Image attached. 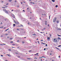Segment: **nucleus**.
Here are the masks:
<instances>
[{
    "label": "nucleus",
    "mask_w": 61,
    "mask_h": 61,
    "mask_svg": "<svg viewBox=\"0 0 61 61\" xmlns=\"http://www.w3.org/2000/svg\"><path fill=\"white\" fill-rule=\"evenodd\" d=\"M3 26H1V28H3Z\"/></svg>",
    "instance_id": "obj_54"
},
{
    "label": "nucleus",
    "mask_w": 61,
    "mask_h": 61,
    "mask_svg": "<svg viewBox=\"0 0 61 61\" xmlns=\"http://www.w3.org/2000/svg\"><path fill=\"white\" fill-rule=\"evenodd\" d=\"M12 1V0H9V2H11Z\"/></svg>",
    "instance_id": "obj_14"
},
{
    "label": "nucleus",
    "mask_w": 61,
    "mask_h": 61,
    "mask_svg": "<svg viewBox=\"0 0 61 61\" xmlns=\"http://www.w3.org/2000/svg\"><path fill=\"white\" fill-rule=\"evenodd\" d=\"M27 59H29V60L31 59V58H27Z\"/></svg>",
    "instance_id": "obj_16"
},
{
    "label": "nucleus",
    "mask_w": 61,
    "mask_h": 61,
    "mask_svg": "<svg viewBox=\"0 0 61 61\" xmlns=\"http://www.w3.org/2000/svg\"><path fill=\"white\" fill-rule=\"evenodd\" d=\"M10 40H11L12 38H10Z\"/></svg>",
    "instance_id": "obj_42"
},
{
    "label": "nucleus",
    "mask_w": 61,
    "mask_h": 61,
    "mask_svg": "<svg viewBox=\"0 0 61 61\" xmlns=\"http://www.w3.org/2000/svg\"><path fill=\"white\" fill-rule=\"evenodd\" d=\"M24 41H23L22 42V43H24Z\"/></svg>",
    "instance_id": "obj_48"
},
{
    "label": "nucleus",
    "mask_w": 61,
    "mask_h": 61,
    "mask_svg": "<svg viewBox=\"0 0 61 61\" xmlns=\"http://www.w3.org/2000/svg\"><path fill=\"white\" fill-rule=\"evenodd\" d=\"M17 7H19V5L17 6Z\"/></svg>",
    "instance_id": "obj_26"
},
{
    "label": "nucleus",
    "mask_w": 61,
    "mask_h": 61,
    "mask_svg": "<svg viewBox=\"0 0 61 61\" xmlns=\"http://www.w3.org/2000/svg\"><path fill=\"white\" fill-rule=\"evenodd\" d=\"M44 29L45 30V29H46V28H44Z\"/></svg>",
    "instance_id": "obj_53"
},
{
    "label": "nucleus",
    "mask_w": 61,
    "mask_h": 61,
    "mask_svg": "<svg viewBox=\"0 0 61 61\" xmlns=\"http://www.w3.org/2000/svg\"><path fill=\"white\" fill-rule=\"evenodd\" d=\"M58 7V5H56V7Z\"/></svg>",
    "instance_id": "obj_15"
},
{
    "label": "nucleus",
    "mask_w": 61,
    "mask_h": 61,
    "mask_svg": "<svg viewBox=\"0 0 61 61\" xmlns=\"http://www.w3.org/2000/svg\"><path fill=\"white\" fill-rule=\"evenodd\" d=\"M42 43V44H46V43H43V42H42V43Z\"/></svg>",
    "instance_id": "obj_20"
},
{
    "label": "nucleus",
    "mask_w": 61,
    "mask_h": 61,
    "mask_svg": "<svg viewBox=\"0 0 61 61\" xmlns=\"http://www.w3.org/2000/svg\"><path fill=\"white\" fill-rule=\"evenodd\" d=\"M15 54H17V52H15Z\"/></svg>",
    "instance_id": "obj_55"
},
{
    "label": "nucleus",
    "mask_w": 61,
    "mask_h": 61,
    "mask_svg": "<svg viewBox=\"0 0 61 61\" xmlns=\"http://www.w3.org/2000/svg\"><path fill=\"white\" fill-rule=\"evenodd\" d=\"M17 42H19V40H18Z\"/></svg>",
    "instance_id": "obj_27"
},
{
    "label": "nucleus",
    "mask_w": 61,
    "mask_h": 61,
    "mask_svg": "<svg viewBox=\"0 0 61 61\" xmlns=\"http://www.w3.org/2000/svg\"><path fill=\"white\" fill-rule=\"evenodd\" d=\"M42 57H45L44 56H42L41 57V58H42Z\"/></svg>",
    "instance_id": "obj_22"
},
{
    "label": "nucleus",
    "mask_w": 61,
    "mask_h": 61,
    "mask_svg": "<svg viewBox=\"0 0 61 61\" xmlns=\"http://www.w3.org/2000/svg\"><path fill=\"white\" fill-rule=\"evenodd\" d=\"M28 8H27V10L28 9Z\"/></svg>",
    "instance_id": "obj_62"
},
{
    "label": "nucleus",
    "mask_w": 61,
    "mask_h": 61,
    "mask_svg": "<svg viewBox=\"0 0 61 61\" xmlns=\"http://www.w3.org/2000/svg\"><path fill=\"white\" fill-rule=\"evenodd\" d=\"M7 56H9L10 57H11V55H10L9 54H7L6 55Z\"/></svg>",
    "instance_id": "obj_5"
},
{
    "label": "nucleus",
    "mask_w": 61,
    "mask_h": 61,
    "mask_svg": "<svg viewBox=\"0 0 61 61\" xmlns=\"http://www.w3.org/2000/svg\"><path fill=\"white\" fill-rule=\"evenodd\" d=\"M49 19H50V16H49Z\"/></svg>",
    "instance_id": "obj_45"
},
{
    "label": "nucleus",
    "mask_w": 61,
    "mask_h": 61,
    "mask_svg": "<svg viewBox=\"0 0 61 61\" xmlns=\"http://www.w3.org/2000/svg\"><path fill=\"white\" fill-rule=\"evenodd\" d=\"M8 5V3H7L6 4V5Z\"/></svg>",
    "instance_id": "obj_32"
},
{
    "label": "nucleus",
    "mask_w": 61,
    "mask_h": 61,
    "mask_svg": "<svg viewBox=\"0 0 61 61\" xmlns=\"http://www.w3.org/2000/svg\"><path fill=\"white\" fill-rule=\"evenodd\" d=\"M20 26H23L22 25H21Z\"/></svg>",
    "instance_id": "obj_34"
},
{
    "label": "nucleus",
    "mask_w": 61,
    "mask_h": 61,
    "mask_svg": "<svg viewBox=\"0 0 61 61\" xmlns=\"http://www.w3.org/2000/svg\"><path fill=\"white\" fill-rule=\"evenodd\" d=\"M46 46H47V44H46Z\"/></svg>",
    "instance_id": "obj_46"
},
{
    "label": "nucleus",
    "mask_w": 61,
    "mask_h": 61,
    "mask_svg": "<svg viewBox=\"0 0 61 61\" xmlns=\"http://www.w3.org/2000/svg\"><path fill=\"white\" fill-rule=\"evenodd\" d=\"M13 43V41H11L10 43Z\"/></svg>",
    "instance_id": "obj_21"
},
{
    "label": "nucleus",
    "mask_w": 61,
    "mask_h": 61,
    "mask_svg": "<svg viewBox=\"0 0 61 61\" xmlns=\"http://www.w3.org/2000/svg\"><path fill=\"white\" fill-rule=\"evenodd\" d=\"M38 53H36V55H38Z\"/></svg>",
    "instance_id": "obj_35"
},
{
    "label": "nucleus",
    "mask_w": 61,
    "mask_h": 61,
    "mask_svg": "<svg viewBox=\"0 0 61 61\" xmlns=\"http://www.w3.org/2000/svg\"><path fill=\"white\" fill-rule=\"evenodd\" d=\"M47 39H50V37H48L47 38Z\"/></svg>",
    "instance_id": "obj_12"
},
{
    "label": "nucleus",
    "mask_w": 61,
    "mask_h": 61,
    "mask_svg": "<svg viewBox=\"0 0 61 61\" xmlns=\"http://www.w3.org/2000/svg\"><path fill=\"white\" fill-rule=\"evenodd\" d=\"M51 1L53 2H55V1L54 0H52Z\"/></svg>",
    "instance_id": "obj_9"
},
{
    "label": "nucleus",
    "mask_w": 61,
    "mask_h": 61,
    "mask_svg": "<svg viewBox=\"0 0 61 61\" xmlns=\"http://www.w3.org/2000/svg\"><path fill=\"white\" fill-rule=\"evenodd\" d=\"M2 8H6V7H2Z\"/></svg>",
    "instance_id": "obj_24"
},
{
    "label": "nucleus",
    "mask_w": 61,
    "mask_h": 61,
    "mask_svg": "<svg viewBox=\"0 0 61 61\" xmlns=\"http://www.w3.org/2000/svg\"><path fill=\"white\" fill-rule=\"evenodd\" d=\"M4 29H5V27L4 28Z\"/></svg>",
    "instance_id": "obj_61"
},
{
    "label": "nucleus",
    "mask_w": 61,
    "mask_h": 61,
    "mask_svg": "<svg viewBox=\"0 0 61 61\" xmlns=\"http://www.w3.org/2000/svg\"><path fill=\"white\" fill-rule=\"evenodd\" d=\"M52 61H54V60H52Z\"/></svg>",
    "instance_id": "obj_64"
},
{
    "label": "nucleus",
    "mask_w": 61,
    "mask_h": 61,
    "mask_svg": "<svg viewBox=\"0 0 61 61\" xmlns=\"http://www.w3.org/2000/svg\"><path fill=\"white\" fill-rule=\"evenodd\" d=\"M56 17H55L54 18L53 20V22L54 23H55V22L56 21Z\"/></svg>",
    "instance_id": "obj_1"
},
{
    "label": "nucleus",
    "mask_w": 61,
    "mask_h": 61,
    "mask_svg": "<svg viewBox=\"0 0 61 61\" xmlns=\"http://www.w3.org/2000/svg\"><path fill=\"white\" fill-rule=\"evenodd\" d=\"M48 26H49V25H48Z\"/></svg>",
    "instance_id": "obj_57"
},
{
    "label": "nucleus",
    "mask_w": 61,
    "mask_h": 61,
    "mask_svg": "<svg viewBox=\"0 0 61 61\" xmlns=\"http://www.w3.org/2000/svg\"><path fill=\"white\" fill-rule=\"evenodd\" d=\"M17 30H19V29H17Z\"/></svg>",
    "instance_id": "obj_52"
},
{
    "label": "nucleus",
    "mask_w": 61,
    "mask_h": 61,
    "mask_svg": "<svg viewBox=\"0 0 61 61\" xmlns=\"http://www.w3.org/2000/svg\"><path fill=\"white\" fill-rule=\"evenodd\" d=\"M23 12H25V10H23Z\"/></svg>",
    "instance_id": "obj_29"
},
{
    "label": "nucleus",
    "mask_w": 61,
    "mask_h": 61,
    "mask_svg": "<svg viewBox=\"0 0 61 61\" xmlns=\"http://www.w3.org/2000/svg\"><path fill=\"white\" fill-rule=\"evenodd\" d=\"M3 10L4 11H5H5H6V10L5 9H3Z\"/></svg>",
    "instance_id": "obj_8"
},
{
    "label": "nucleus",
    "mask_w": 61,
    "mask_h": 61,
    "mask_svg": "<svg viewBox=\"0 0 61 61\" xmlns=\"http://www.w3.org/2000/svg\"><path fill=\"white\" fill-rule=\"evenodd\" d=\"M1 37H3V35H1Z\"/></svg>",
    "instance_id": "obj_49"
},
{
    "label": "nucleus",
    "mask_w": 61,
    "mask_h": 61,
    "mask_svg": "<svg viewBox=\"0 0 61 61\" xmlns=\"http://www.w3.org/2000/svg\"><path fill=\"white\" fill-rule=\"evenodd\" d=\"M50 55H52V54L51 53H50Z\"/></svg>",
    "instance_id": "obj_59"
},
{
    "label": "nucleus",
    "mask_w": 61,
    "mask_h": 61,
    "mask_svg": "<svg viewBox=\"0 0 61 61\" xmlns=\"http://www.w3.org/2000/svg\"><path fill=\"white\" fill-rule=\"evenodd\" d=\"M11 15L12 16H13L14 17V18H15V15H14V14H11Z\"/></svg>",
    "instance_id": "obj_4"
},
{
    "label": "nucleus",
    "mask_w": 61,
    "mask_h": 61,
    "mask_svg": "<svg viewBox=\"0 0 61 61\" xmlns=\"http://www.w3.org/2000/svg\"><path fill=\"white\" fill-rule=\"evenodd\" d=\"M12 47V48H15V47Z\"/></svg>",
    "instance_id": "obj_50"
},
{
    "label": "nucleus",
    "mask_w": 61,
    "mask_h": 61,
    "mask_svg": "<svg viewBox=\"0 0 61 61\" xmlns=\"http://www.w3.org/2000/svg\"><path fill=\"white\" fill-rule=\"evenodd\" d=\"M58 39H59V40H61V38H59V37L58 38Z\"/></svg>",
    "instance_id": "obj_11"
},
{
    "label": "nucleus",
    "mask_w": 61,
    "mask_h": 61,
    "mask_svg": "<svg viewBox=\"0 0 61 61\" xmlns=\"http://www.w3.org/2000/svg\"><path fill=\"white\" fill-rule=\"evenodd\" d=\"M35 59H37V58H36V57H35L34 58Z\"/></svg>",
    "instance_id": "obj_18"
},
{
    "label": "nucleus",
    "mask_w": 61,
    "mask_h": 61,
    "mask_svg": "<svg viewBox=\"0 0 61 61\" xmlns=\"http://www.w3.org/2000/svg\"><path fill=\"white\" fill-rule=\"evenodd\" d=\"M11 50L10 49H9V51H11Z\"/></svg>",
    "instance_id": "obj_44"
},
{
    "label": "nucleus",
    "mask_w": 61,
    "mask_h": 61,
    "mask_svg": "<svg viewBox=\"0 0 61 61\" xmlns=\"http://www.w3.org/2000/svg\"><path fill=\"white\" fill-rule=\"evenodd\" d=\"M0 24H2V22H1L0 23Z\"/></svg>",
    "instance_id": "obj_56"
},
{
    "label": "nucleus",
    "mask_w": 61,
    "mask_h": 61,
    "mask_svg": "<svg viewBox=\"0 0 61 61\" xmlns=\"http://www.w3.org/2000/svg\"><path fill=\"white\" fill-rule=\"evenodd\" d=\"M61 46V45H59V46H58V47H60V46Z\"/></svg>",
    "instance_id": "obj_19"
},
{
    "label": "nucleus",
    "mask_w": 61,
    "mask_h": 61,
    "mask_svg": "<svg viewBox=\"0 0 61 61\" xmlns=\"http://www.w3.org/2000/svg\"><path fill=\"white\" fill-rule=\"evenodd\" d=\"M31 50L29 51V52H31Z\"/></svg>",
    "instance_id": "obj_25"
},
{
    "label": "nucleus",
    "mask_w": 61,
    "mask_h": 61,
    "mask_svg": "<svg viewBox=\"0 0 61 61\" xmlns=\"http://www.w3.org/2000/svg\"><path fill=\"white\" fill-rule=\"evenodd\" d=\"M41 57H39V58H41Z\"/></svg>",
    "instance_id": "obj_51"
},
{
    "label": "nucleus",
    "mask_w": 61,
    "mask_h": 61,
    "mask_svg": "<svg viewBox=\"0 0 61 61\" xmlns=\"http://www.w3.org/2000/svg\"><path fill=\"white\" fill-rule=\"evenodd\" d=\"M4 6H5L6 7H7V6H6L4 5Z\"/></svg>",
    "instance_id": "obj_37"
},
{
    "label": "nucleus",
    "mask_w": 61,
    "mask_h": 61,
    "mask_svg": "<svg viewBox=\"0 0 61 61\" xmlns=\"http://www.w3.org/2000/svg\"><path fill=\"white\" fill-rule=\"evenodd\" d=\"M33 36H35V35H36V34H34L33 35Z\"/></svg>",
    "instance_id": "obj_28"
},
{
    "label": "nucleus",
    "mask_w": 61,
    "mask_h": 61,
    "mask_svg": "<svg viewBox=\"0 0 61 61\" xmlns=\"http://www.w3.org/2000/svg\"><path fill=\"white\" fill-rule=\"evenodd\" d=\"M5 12L7 14H8V11H6Z\"/></svg>",
    "instance_id": "obj_6"
},
{
    "label": "nucleus",
    "mask_w": 61,
    "mask_h": 61,
    "mask_svg": "<svg viewBox=\"0 0 61 61\" xmlns=\"http://www.w3.org/2000/svg\"><path fill=\"white\" fill-rule=\"evenodd\" d=\"M38 43H39V44H40V43H39V41H38Z\"/></svg>",
    "instance_id": "obj_41"
},
{
    "label": "nucleus",
    "mask_w": 61,
    "mask_h": 61,
    "mask_svg": "<svg viewBox=\"0 0 61 61\" xmlns=\"http://www.w3.org/2000/svg\"><path fill=\"white\" fill-rule=\"evenodd\" d=\"M15 44H12V46H14V45H15Z\"/></svg>",
    "instance_id": "obj_30"
},
{
    "label": "nucleus",
    "mask_w": 61,
    "mask_h": 61,
    "mask_svg": "<svg viewBox=\"0 0 61 61\" xmlns=\"http://www.w3.org/2000/svg\"><path fill=\"white\" fill-rule=\"evenodd\" d=\"M9 29H7L5 31H7V30H9Z\"/></svg>",
    "instance_id": "obj_17"
},
{
    "label": "nucleus",
    "mask_w": 61,
    "mask_h": 61,
    "mask_svg": "<svg viewBox=\"0 0 61 61\" xmlns=\"http://www.w3.org/2000/svg\"><path fill=\"white\" fill-rule=\"evenodd\" d=\"M56 22L57 23H58L59 22V20H57L56 21Z\"/></svg>",
    "instance_id": "obj_7"
},
{
    "label": "nucleus",
    "mask_w": 61,
    "mask_h": 61,
    "mask_svg": "<svg viewBox=\"0 0 61 61\" xmlns=\"http://www.w3.org/2000/svg\"><path fill=\"white\" fill-rule=\"evenodd\" d=\"M38 30L39 32V30Z\"/></svg>",
    "instance_id": "obj_63"
},
{
    "label": "nucleus",
    "mask_w": 61,
    "mask_h": 61,
    "mask_svg": "<svg viewBox=\"0 0 61 61\" xmlns=\"http://www.w3.org/2000/svg\"><path fill=\"white\" fill-rule=\"evenodd\" d=\"M14 23H15V24H19V22L17 21H16V22H15V20H14Z\"/></svg>",
    "instance_id": "obj_3"
},
{
    "label": "nucleus",
    "mask_w": 61,
    "mask_h": 61,
    "mask_svg": "<svg viewBox=\"0 0 61 61\" xmlns=\"http://www.w3.org/2000/svg\"><path fill=\"white\" fill-rule=\"evenodd\" d=\"M13 26H15V24H13Z\"/></svg>",
    "instance_id": "obj_10"
},
{
    "label": "nucleus",
    "mask_w": 61,
    "mask_h": 61,
    "mask_svg": "<svg viewBox=\"0 0 61 61\" xmlns=\"http://www.w3.org/2000/svg\"><path fill=\"white\" fill-rule=\"evenodd\" d=\"M58 40V39H54V41L55 42H56V43H57V41Z\"/></svg>",
    "instance_id": "obj_2"
},
{
    "label": "nucleus",
    "mask_w": 61,
    "mask_h": 61,
    "mask_svg": "<svg viewBox=\"0 0 61 61\" xmlns=\"http://www.w3.org/2000/svg\"><path fill=\"white\" fill-rule=\"evenodd\" d=\"M44 50H46V49H45V48L44 49Z\"/></svg>",
    "instance_id": "obj_39"
},
{
    "label": "nucleus",
    "mask_w": 61,
    "mask_h": 61,
    "mask_svg": "<svg viewBox=\"0 0 61 61\" xmlns=\"http://www.w3.org/2000/svg\"><path fill=\"white\" fill-rule=\"evenodd\" d=\"M55 48H56V49H58V50H59V48H57L56 47Z\"/></svg>",
    "instance_id": "obj_13"
},
{
    "label": "nucleus",
    "mask_w": 61,
    "mask_h": 61,
    "mask_svg": "<svg viewBox=\"0 0 61 61\" xmlns=\"http://www.w3.org/2000/svg\"><path fill=\"white\" fill-rule=\"evenodd\" d=\"M1 56H3V55H1Z\"/></svg>",
    "instance_id": "obj_38"
},
{
    "label": "nucleus",
    "mask_w": 61,
    "mask_h": 61,
    "mask_svg": "<svg viewBox=\"0 0 61 61\" xmlns=\"http://www.w3.org/2000/svg\"><path fill=\"white\" fill-rule=\"evenodd\" d=\"M17 2V1H16V0H15V2Z\"/></svg>",
    "instance_id": "obj_33"
},
{
    "label": "nucleus",
    "mask_w": 61,
    "mask_h": 61,
    "mask_svg": "<svg viewBox=\"0 0 61 61\" xmlns=\"http://www.w3.org/2000/svg\"><path fill=\"white\" fill-rule=\"evenodd\" d=\"M28 25H29V23H28Z\"/></svg>",
    "instance_id": "obj_58"
},
{
    "label": "nucleus",
    "mask_w": 61,
    "mask_h": 61,
    "mask_svg": "<svg viewBox=\"0 0 61 61\" xmlns=\"http://www.w3.org/2000/svg\"><path fill=\"white\" fill-rule=\"evenodd\" d=\"M58 36H61V35H58Z\"/></svg>",
    "instance_id": "obj_23"
},
{
    "label": "nucleus",
    "mask_w": 61,
    "mask_h": 61,
    "mask_svg": "<svg viewBox=\"0 0 61 61\" xmlns=\"http://www.w3.org/2000/svg\"><path fill=\"white\" fill-rule=\"evenodd\" d=\"M45 23H47V21H45Z\"/></svg>",
    "instance_id": "obj_31"
},
{
    "label": "nucleus",
    "mask_w": 61,
    "mask_h": 61,
    "mask_svg": "<svg viewBox=\"0 0 61 61\" xmlns=\"http://www.w3.org/2000/svg\"><path fill=\"white\" fill-rule=\"evenodd\" d=\"M41 42H42V41H43V40H41Z\"/></svg>",
    "instance_id": "obj_36"
},
{
    "label": "nucleus",
    "mask_w": 61,
    "mask_h": 61,
    "mask_svg": "<svg viewBox=\"0 0 61 61\" xmlns=\"http://www.w3.org/2000/svg\"><path fill=\"white\" fill-rule=\"evenodd\" d=\"M14 11V10H12L11 11V12H12V11Z\"/></svg>",
    "instance_id": "obj_43"
},
{
    "label": "nucleus",
    "mask_w": 61,
    "mask_h": 61,
    "mask_svg": "<svg viewBox=\"0 0 61 61\" xmlns=\"http://www.w3.org/2000/svg\"><path fill=\"white\" fill-rule=\"evenodd\" d=\"M51 36H52L51 35H50V37H51Z\"/></svg>",
    "instance_id": "obj_47"
},
{
    "label": "nucleus",
    "mask_w": 61,
    "mask_h": 61,
    "mask_svg": "<svg viewBox=\"0 0 61 61\" xmlns=\"http://www.w3.org/2000/svg\"><path fill=\"white\" fill-rule=\"evenodd\" d=\"M45 25H47V23H45Z\"/></svg>",
    "instance_id": "obj_40"
},
{
    "label": "nucleus",
    "mask_w": 61,
    "mask_h": 61,
    "mask_svg": "<svg viewBox=\"0 0 61 61\" xmlns=\"http://www.w3.org/2000/svg\"><path fill=\"white\" fill-rule=\"evenodd\" d=\"M59 58H60V56H59Z\"/></svg>",
    "instance_id": "obj_60"
}]
</instances>
